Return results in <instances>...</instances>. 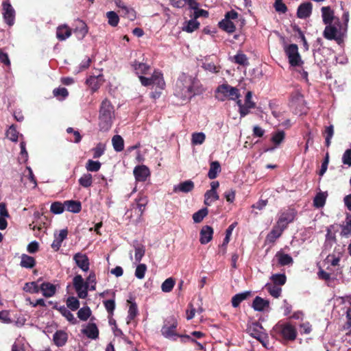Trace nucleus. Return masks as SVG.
Listing matches in <instances>:
<instances>
[{"label": "nucleus", "instance_id": "f257e3e1", "mask_svg": "<svg viewBox=\"0 0 351 351\" xmlns=\"http://www.w3.org/2000/svg\"><path fill=\"white\" fill-rule=\"evenodd\" d=\"M114 119V109L111 101L108 99H104L99 106L98 125L99 130L102 132L108 131Z\"/></svg>", "mask_w": 351, "mask_h": 351}, {"label": "nucleus", "instance_id": "f03ea898", "mask_svg": "<svg viewBox=\"0 0 351 351\" xmlns=\"http://www.w3.org/2000/svg\"><path fill=\"white\" fill-rule=\"evenodd\" d=\"M298 332L294 326L289 322H278L271 331V335L276 339L281 338L283 341H293L297 337Z\"/></svg>", "mask_w": 351, "mask_h": 351}, {"label": "nucleus", "instance_id": "7ed1b4c3", "mask_svg": "<svg viewBox=\"0 0 351 351\" xmlns=\"http://www.w3.org/2000/svg\"><path fill=\"white\" fill-rule=\"evenodd\" d=\"M176 95L182 99H190L196 93L193 90V81L191 77L182 75L176 82Z\"/></svg>", "mask_w": 351, "mask_h": 351}, {"label": "nucleus", "instance_id": "20e7f679", "mask_svg": "<svg viewBox=\"0 0 351 351\" xmlns=\"http://www.w3.org/2000/svg\"><path fill=\"white\" fill-rule=\"evenodd\" d=\"M216 93V98L221 101H225L226 99L236 100V99L239 98L241 96L239 90L228 84L219 85L217 88Z\"/></svg>", "mask_w": 351, "mask_h": 351}, {"label": "nucleus", "instance_id": "39448f33", "mask_svg": "<svg viewBox=\"0 0 351 351\" xmlns=\"http://www.w3.org/2000/svg\"><path fill=\"white\" fill-rule=\"evenodd\" d=\"M178 327V322L176 319L171 316L167 317L164 321V324L160 330L162 335L169 339L176 340L178 337H180L182 335H179L176 332Z\"/></svg>", "mask_w": 351, "mask_h": 351}, {"label": "nucleus", "instance_id": "423d86ee", "mask_svg": "<svg viewBox=\"0 0 351 351\" xmlns=\"http://www.w3.org/2000/svg\"><path fill=\"white\" fill-rule=\"evenodd\" d=\"M238 16V12L234 10L227 12L224 19L219 23V27L229 34L233 33L236 27L232 20L237 19Z\"/></svg>", "mask_w": 351, "mask_h": 351}, {"label": "nucleus", "instance_id": "0eeeda50", "mask_svg": "<svg viewBox=\"0 0 351 351\" xmlns=\"http://www.w3.org/2000/svg\"><path fill=\"white\" fill-rule=\"evenodd\" d=\"M285 52L289 58V64L293 66H300L303 62L298 52L296 44H290L285 47Z\"/></svg>", "mask_w": 351, "mask_h": 351}, {"label": "nucleus", "instance_id": "6e6552de", "mask_svg": "<svg viewBox=\"0 0 351 351\" xmlns=\"http://www.w3.org/2000/svg\"><path fill=\"white\" fill-rule=\"evenodd\" d=\"M247 332L265 346V339L267 338L265 329L258 322H253L247 327Z\"/></svg>", "mask_w": 351, "mask_h": 351}, {"label": "nucleus", "instance_id": "1a4fd4ad", "mask_svg": "<svg viewBox=\"0 0 351 351\" xmlns=\"http://www.w3.org/2000/svg\"><path fill=\"white\" fill-rule=\"evenodd\" d=\"M73 287L80 298L84 299L88 295V285L81 275H76L73 279Z\"/></svg>", "mask_w": 351, "mask_h": 351}, {"label": "nucleus", "instance_id": "9d476101", "mask_svg": "<svg viewBox=\"0 0 351 351\" xmlns=\"http://www.w3.org/2000/svg\"><path fill=\"white\" fill-rule=\"evenodd\" d=\"M2 10L4 21L10 27L12 26L14 24L16 12L11 3H2Z\"/></svg>", "mask_w": 351, "mask_h": 351}, {"label": "nucleus", "instance_id": "9b49d317", "mask_svg": "<svg viewBox=\"0 0 351 351\" xmlns=\"http://www.w3.org/2000/svg\"><path fill=\"white\" fill-rule=\"evenodd\" d=\"M295 216L296 213L295 210L293 209L289 208L280 214L276 223L282 227V228L286 229L287 225L294 220Z\"/></svg>", "mask_w": 351, "mask_h": 351}, {"label": "nucleus", "instance_id": "f8f14e48", "mask_svg": "<svg viewBox=\"0 0 351 351\" xmlns=\"http://www.w3.org/2000/svg\"><path fill=\"white\" fill-rule=\"evenodd\" d=\"M73 259L76 265L83 271H88L89 270V258L86 254L77 252L74 254Z\"/></svg>", "mask_w": 351, "mask_h": 351}, {"label": "nucleus", "instance_id": "ddd939ff", "mask_svg": "<svg viewBox=\"0 0 351 351\" xmlns=\"http://www.w3.org/2000/svg\"><path fill=\"white\" fill-rule=\"evenodd\" d=\"M134 176L138 182H145L150 176L149 168L145 165L136 166L134 169Z\"/></svg>", "mask_w": 351, "mask_h": 351}, {"label": "nucleus", "instance_id": "4468645a", "mask_svg": "<svg viewBox=\"0 0 351 351\" xmlns=\"http://www.w3.org/2000/svg\"><path fill=\"white\" fill-rule=\"evenodd\" d=\"M312 10L313 5L311 2L302 3L298 8L297 16L299 19H306L311 16Z\"/></svg>", "mask_w": 351, "mask_h": 351}, {"label": "nucleus", "instance_id": "2eb2a0df", "mask_svg": "<svg viewBox=\"0 0 351 351\" xmlns=\"http://www.w3.org/2000/svg\"><path fill=\"white\" fill-rule=\"evenodd\" d=\"M82 332L88 338L96 339L99 337V329L95 323L89 322L85 328L82 330Z\"/></svg>", "mask_w": 351, "mask_h": 351}, {"label": "nucleus", "instance_id": "dca6fc26", "mask_svg": "<svg viewBox=\"0 0 351 351\" xmlns=\"http://www.w3.org/2000/svg\"><path fill=\"white\" fill-rule=\"evenodd\" d=\"M213 235V229L210 226H204L200 230L199 242L201 244L205 245L209 243Z\"/></svg>", "mask_w": 351, "mask_h": 351}, {"label": "nucleus", "instance_id": "f3484780", "mask_svg": "<svg viewBox=\"0 0 351 351\" xmlns=\"http://www.w3.org/2000/svg\"><path fill=\"white\" fill-rule=\"evenodd\" d=\"M40 291L45 298H51L56 293V286L49 282H44L40 285Z\"/></svg>", "mask_w": 351, "mask_h": 351}, {"label": "nucleus", "instance_id": "a211bd4d", "mask_svg": "<svg viewBox=\"0 0 351 351\" xmlns=\"http://www.w3.org/2000/svg\"><path fill=\"white\" fill-rule=\"evenodd\" d=\"M102 75H98L97 76L92 75L86 80V83L93 92H95L102 84Z\"/></svg>", "mask_w": 351, "mask_h": 351}, {"label": "nucleus", "instance_id": "6ab92c4d", "mask_svg": "<svg viewBox=\"0 0 351 351\" xmlns=\"http://www.w3.org/2000/svg\"><path fill=\"white\" fill-rule=\"evenodd\" d=\"M195 187L194 182L191 180H186L184 182H180L179 184L174 186L173 191L177 192H182V193H189L193 190Z\"/></svg>", "mask_w": 351, "mask_h": 351}, {"label": "nucleus", "instance_id": "aec40b11", "mask_svg": "<svg viewBox=\"0 0 351 351\" xmlns=\"http://www.w3.org/2000/svg\"><path fill=\"white\" fill-rule=\"evenodd\" d=\"M285 230V228H282V227L276 223V225L273 227L270 232L267 235L266 240L269 243H274L276 240L282 235Z\"/></svg>", "mask_w": 351, "mask_h": 351}, {"label": "nucleus", "instance_id": "412c9836", "mask_svg": "<svg viewBox=\"0 0 351 351\" xmlns=\"http://www.w3.org/2000/svg\"><path fill=\"white\" fill-rule=\"evenodd\" d=\"M132 66L136 74L138 75V76L147 74L151 69L149 64L143 62H139L137 60H134L132 63Z\"/></svg>", "mask_w": 351, "mask_h": 351}, {"label": "nucleus", "instance_id": "4be33fe9", "mask_svg": "<svg viewBox=\"0 0 351 351\" xmlns=\"http://www.w3.org/2000/svg\"><path fill=\"white\" fill-rule=\"evenodd\" d=\"M54 309L58 310L62 316H64L67 321H69L72 324H77L78 321L74 317V315L71 313L69 310L64 306H58L57 304H56L53 306Z\"/></svg>", "mask_w": 351, "mask_h": 351}, {"label": "nucleus", "instance_id": "5701e85b", "mask_svg": "<svg viewBox=\"0 0 351 351\" xmlns=\"http://www.w3.org/2000/svg\"><path fill=\"white\" fill-rule=\"evenodd\" d=\"M68 339V335L63 330H57L53 336V341L56 346L62 347L64 346Z\"/></svg>", "mask_w": 351, "mask_h": 351}, {"label": "nucleus", "instance_id": "b1692460", "mask_svg": "<svg viewBox=\"0 0 351 351\" xmlns=\"http://www.w3.org/2000/svg\"><path fill=\"white\" fill-rule=\"evenodd\" d=\"M269 306V302L260 296H256L253 300L252 307L256 311H263Z\"/></svg>", "mask_w": 351, "mask_h": 351}, {"label": "nucleus", "instance_id": "393cba45", "mask_svg": "<svg viewBox=\"0 0 351 351\" xmlns=\"http://www.w3.org/2000/svg\"><path fill=\"white\" fill-rule=\"evenodd\" d=\"M71 29L66 25H60L57 28L56 37L59 40H64L71 36Z\"/></svg>", "mask_w": 351, "mask_h": 351}, {"label": "nucleus", "instance_id": "a878e982", "mask_svg": "<svg viewBox=\"0 0 351 351\" xmlns=\"http://www.w3.org/2000/svg\"><path fill=\"white\" fill-rule=\"evenodd\" d=\"M252 295V292L247 291L245 292L239 293L234 295L231 300L232 305L233 307L237 308L239 306L240 304L247 300Z\"/></svg>", "mask_w": 351, "mask_h": 351}, {"label": "nucleus", "instance_id": "bb28decb", "mask_svg": "<svg viewBox=\"0 0 351 351\" xmlns=\"http://www.w3.org/2000/svg\"><path fill=\"white\" fill-rule=\"evenodd\" d=\"M133 247L135 250L134 258L136 262L140 263L145 254V247L143 244L138 241H134Z\"/></svg>", "mask_w": 351, "mask_h": 351}, {"label": "nucleus", "instance_id": "cd10ccee", "mask_svg": "<svg viewBox=\"0 0 351 351\" xmlns=\"http://www.w3.org/2000/svg\"><path fill=\"white\" fill-rule=\"evenodd\" d=\"M322 16L325 25H330L334 19V12L330 6L322 8Z\"/></svg>", "mask_w": 351, "mask_h": 351}, {"label": "nucleus", "instance_id": "c85d7f7f", "mask_svg": "<svg viewBox=\"0 0 351 351\" xmlns=\"http://www.w3.org/2000/svg\"><path fill=\"white\" fill-rule=\"evenodd\" d=\"M275 256L277 258L278 263L280 266L289 265L293 262V258L289 254H285L282 251L277 252Z\"/></svg>", "mask_w": 351, "mask_h": 351}, {"label": "nucleus", "instance_id": "c756f323", "mask_svg": "<svg viewBox=\"0 0 351 351\" xmlns=\"http://www.w3.org/2000/svg\"><path fill=\"white\" fill-rule=\"evenodd\" d=\"M65 210L67 211L78 213L82 210V204L80 201L67 200L64 202Z\"/></svg>", "mask_w": 351, "mask_h": 351}, {"label": "nucleus", "instance_id": "7c9ffc66", "mask_svg": "<svg viewBox=\"0 0 351 351\" xmlns=\"http://www.w3.org/2000/svg\"><path fill=\"white\" fill-rule=\"evenodd\" d=\"M152 84L157 85L160 88L163 89L165 83L163 79L162 73L158 70H154L152 76L150 77Z\"/></svg>", "mask_w": 351, "mask_h": 351}, {"label": "nucleus", "instance_id": "2f4dec72", "mask_svg": "<svg viewBox=\"0 0 351 351\" xmlns=\"http://www.w3.org/2000/svg\"><path fill=\"white\" fill-rule=\"evenodd\" d=\"M338 32L337 28L333 25H326L324 31L323 32V36L325 38L328 40H337L338 38L337 37V34Z\"/></svg>", "mask_w": 351, "mask_h": 351}, {"label": "nucleus", "instance_id": "473e14b6", "mask_svg": "<svg viewBox=\"0 0 351 351\" xmlns=\"http://www.w3.org/2000/svg\"><path fill=\"white\" fill-rule=\"evenodd\" d=\"M327 196V192L321 191L317 193L313 199V206L317 208L324 207L326 204Z\"/></svg>", "mask_w": 351, "mask_h": 351}, {"label": "nucleus", "instance_id": "72a5a7b5", "mask_svg": "<svg viewBox=\"0 0 351 351\" xmlns=\"http://www.w3.org/2000/svg\"><path fill=\"white\" fill-rule=\"evenodd\" d=\"M36 260L34 257L23 254L21 255L20 265L24 268L32 269L36 265Z\"/></svg>", "mask_w": 351, "mask_h": 351}, {"label": "nucleus", "instance_id": "f704fd0d", "mask_svg": "<svg viewBox=\"0 0 351 351\" xmlns=\"http://www.w3.org/2000/svg\"><path fill=\"white\" fill-rule=\"evenodd\" d=\"M221 165L218 161H213L210 165V169L208 173V177L210 180H213L217 177V175L221 172Z\"/></svg>", "mask_w": 351, "mask_h": 351}, {"label": "nucleus", "instance_id": "c9c22d12", "mask_svg": "<svg viewBox=\"0 0 351 351\" xmlns=\"http://www.w3.org/2000/svg\"><path fill=\"white\" fill-rule=\"evenodd\" d=\"M78 23L79 25L74 29L73 32L79 39H82L88 32V27L82 21H79Z\"/></svg>", "mask_w": 351, "mask_h": 351}, {"label": "nucleus", "instance_id": "e433bc0d", "mask_svg": "<svg viewBox=\"0 0 351 351\" xmlns=\"http://www.w3.org/2000/svg\"><path fill=\"white\" fill-rule=\"evenodd\" d=\"M135 202H136V207L138 209V211L140 213V215H142L143 213L144 209L148 203L147 197L140 193L138 195V197H136L135 199Z\"/></svg>", "mask_w": 351, "mask_h": 351}, {"label": "nucleus", "instance_id": "4c0bfd02", "mask_svg": "<svg viewBox=\"0 0 351 351\" xmlns=\"http://www.w3.org/2000/svg\"><path fill=\"white\" fill-rule=\"evenodd\" d=\"M322 134L325 137L326 146L328 147L330 145L331 139L334 135V126L332 125L326 126L322 132Z\"/></svg>", "mask_w": 351, "mask_h": 351}, {"label": "nucleus", "instance_id": "58836bf2", "mask_svg": "<svg viewBox=\"0 0 351 351\" xmlns=\"http://www.w3.org/2000/svg\"><path fill=\"white\" fill-rule=\"evenodd\" d=\"M112 143L116 152H119L123 150L124 141L120 135H114L112 138Z\"/></svg>", "mask_w": 351, "mask_h": 351}, {"label": "nucleus", "instance_id": "ea45409f", "mask_svg": "<svg viewBox=\"0 0 351 351\" xmlns=\"http://www.w3.org/2000/svg\"><path fill=\"white\" fill-rule=\"evenodd\" d=\"M244 108L248 111V114L250 112L251 109L256 108V103L252 101V92L247 91L245 97Z\"/></svg>", "mask_w": 351, "mask_h": 351}, {"label": "nucleus", "instance_id": "a19ab883", "mask_svg": "<svg viewBox=\"0 0 351 351\" xmlns=\"http://www.w3.org/2000/svg\"><path fill=\"white\" fill-rule=\"evenodd\" d=\"M127 302L130 303L128 319L129 321L133 320L138 315V307L135 302L131 300H128Z\"/></svg>", "mask_w": 351, "mask_h": 351}, {"label": "nucleus", "instance_id": "79ce46f5", "mask_svg": "<svg viewBox=\"0 0 351 351\" xmlns=\"http://www.w3.org/2000/svg\"><path fill=\"white\" fill-rule=\"evenodd\" d=\"M40 280V279H39L37 282H26L23 287V290L25 292L29 293H38L40 289V286H38V282H39Z\"/></svg>", "mask_w": 351, "mask_h": 351}, {"label": "nucleus", "instance_id": "37998d69", "mask_svg": "<svg viewBox=\"0 0 351 351\" xmlns=\"http://www.w3.org/2000/svg\"><path fill=\"white\" fill-rule=\"evenodd\" d=\"M271 280L274 283L273 285L280 287L286 283L287 277L285 274H276L271 276Z\"/></svg>", "mask_w": 351, "mask_h": 351}, {"label": "nucleus", "instance_id": "c03bdc74", "mask_svg": "<svg viewBox=\"0 0 351 351\" xmlns=\"http://www.w3.org/2000/svg\"><path fill=\"white\" fill-rule=\"evenodd\" d=\"M265 287L269 294L274 298H278L280 296L282 292L280 287L268 283L265 285Z\"/></svg>", "mask_w": 351, "mask_h": 351}, {"label": "nucleus", "instance_id": "a18cd8bd", "mask_svg": "<svg viewBox=\"0 0 351 351\" xmlns=\"http://www.w3.org/2000/svg\"><path fill=\"white\" fill-rule=\"evenodd\" d=\"M66 304L68 308L70 310L75 311L77 310L80 308V301L79 300L74 297V296H70L66 299Z\"/></svg>", "mask_w": 351, "mask_h": 351}, {"label": "nucleus", "instance_id": "49530a36", "mask_svg": "<svg viewBox=\"0 0 351 351\" xmlns=\"http://www.w3.org/2000/svg\"><path fill=\"white\" fill-rule=\"evenodd\" d=\"M176 281L173 278H167L161 285V289L165 293H169L172 291Z\"/></svg>", "mask_w": 351, "mask_h": 351}, {"label": "nucleus", "instance_id": "de8ad7c7", "mask_svg": "<svg viewBox=\"0 0 351 351\" xmlns=\"http://www.w3.org/2000/svg\"><path fill=\"white\" fill-rule=\"evenodd\" d=\"M91 310L88 306H85L79 309L77 315V317L82 321H86L91 315Z\"/></svg>", "mask_w": 351, "mask_h": 351}, {"label": "nucleus", "instance_id": "09e8293b", "mask_svg": "<svg viewBox=\"0 0 351 351\" xmlns=\"http://www.w3.org/2000/svg\"><path fill=\"white\" fill-rule=\"evenodd\" d=\"M199 26V23L195 19H191L186 23V25L183 27L182 29L186 32L191 33L198 29Z\"/></svg>", "mask_w": 351, "mask_h": 351}, {"label": "nucleus", "instance_id": "8fccbe9b", "mask_svg": "<svg viewBox=\"0 0 351 351\" xmlns=\"http://www.w3.org/2000/svg\"><path fill=\"white\" fill-rule=\"evenodd\" d=\"M79 184L84 187H90L93 184V177L90 173L84 174L78 180Z\"/></svg>", "mask_w": 351, "mask_h": 351}, {"label": "nucleus", "instance_id": "3c124183", "mask_svg": "<svg viewBox=\"0 0 351 351\" xmlns=\"http://www.w3.org/2000/svg\"><path fill=\"white\" fill-rule=\"evenodd\" d=\"M106 17L108 18V22L112 27L117 26L119 22V17L118 14L114 11H110L106 13Z\"/></svg>", "mask_w": 351, "mask_h": 351}, {"label": "nucleus", "instance_id": "603ef678", "mask_svg": "<svg viewBox=\"0 0 351 351\" xmlns=\"http://www.w3.org/2000/svg\"><path fill=\"white\" fill-rule=\"evenodd\" d=\"M53 94L59 100H64L69 95V92L66 88L59 87L53 89Z\"/></svg>", "mask_w": 351, "mask_h": 351}, {"label": "nucleus", "instance_id": "864d4df0", "mask_svg": "<svg viewBox=\"0 0 351 351\" xmlns=\"http://www.w3.org/2000/svg\"><path fill=\"white\" fill-rule=\"evenodd\" d=\"M101 164L99 161L88 160L86 164V169L88 171L97 172L101 168Z\"/></svg>", "mask_w": 351, "mask_h": 351}, {"label": "nucleus", "instance_id": "5fc2aeb1", "mask_svg": "<svg viewBox=\"0 0 351 351\" xmlns=\"http://www.w3.org/2000/svg\"><path fill=\"white\" fill-rule=\"evenodd\" d=\"M208 210L207 208H204L195 213L193 215V219L195 223H200L204 218L208 215Z\"/></svg>", "mask_w": 351, "mask_h": 351}, {"label": "nucleus", "instance_id": "6e6d98bb", "mask_svg": "<svg viewBox=\"0 0 351 351\" xmlns=\"http://www.w3.org/2000/svg\"><path fill=\"white\" fill-rule=\"evenodd\" d=\"M106 150V145L102 143H99L97 144L96 147L92 149V151L93 152V158H100L104 154Z\"/></svg>", "mask_w": 351, "mask_h": 351}, {"label": "nucleus", "instance_id": "4d7b16f0", "mask_svg": "<svg viewBox=\"0 0 351 351\" xmlns=\"http://www.w3.org/2000/svg\"><path fill=\"white\" fill-rule=\"evenodd\" d=\"M206 139L203 132H195L192 134L191 143L193 145H202Z\"/></svg>", "mask_w": 351, "mask_h": 351}, {"label": "nucleus", "instance_id": "13d9d810", "mask_svg": "<svg viewBox=\"0 0 351 351\" xmlns=\"http://www.w3.org/2000/svg\"><path fill=\"white\" fill-rule=\"evenodd\" d=\"M64 202H55L51 204L50 210L54 214H61L64 210Z\"/></svg>", "mask_w": 351, "mask_h": 351}, {"label": "nucleus", "instance_id": "bf43d9fd", "mask_svg": "<svg viewBox=\"0 0 351 351\" xmlns=\"http://www.w3.org/2000/svg\"><path fill=\"white\" fill-rule=\"evenodd\" d=\"M346 219L348 220L346 225L341 230V235L348 237L351 235V215L348 214Z\"/></svg>", "mask_w": 351, "mask_h": 351}, {"label": "nucleus", "instance_id": "052dcab7", "mask_svg": "<svg viewBox=\"0 0 351 351\" xmlns=\"http://www.w3.org/2000/svg\"><path fill=\"white\" fill-rule=\"evenodd\" d=\"M147 266L145 264L141 263L137 265L135 270V276L138 279H143L145 277Z\"/></svg>", "mask_w": 351, "mask_h": 351}, {"label": "nucleus", "instance_id": "680f3d73", "mask_svg": "<svg viewBox=\"0 0 351 351\" xmlns=\"http://www.w3.org/2000/svg\"><path fill=\"white\" fill-rule=\"evenodd\" d=\"M234 62L242 66L248 64L247 58L245 54L241 53L234 56Z\"/></svg>", "mask_w": 351, "mask_h": 351}, {"label": "nucleus", "instance_id": "e2e57ef3", "mask_svg": "<svg viewBox=\"0 0 351 351\" xmlns=\"http://www.w3.org/2000/svg\"><path fill=\"white\" fill-rule=\"evenodd\" d=\"M104 305L105 306L106 310L108 313L110 315H113L114 311L115 309V301L114 299L108 300L104 301Z\"/></svg>", "mask_w": 351, "mask_h": 351}, {"label": "nucleus", "instance_id": "0e129e2a", "mask_svg": "<svg viewBox=\"0 0 351 351\" xmlns=\"http://www.w3.org/2000/svg\"><path fill=\"white\" fill-rule=\"evenodd\" d=\"M285 136L284 131H278L272 136L271 141L275 145H279L283 141Z\"/></svg>", "mask_w": 351, "mask_h": 351}, {"label": "nucleus", "instance_id": "69168bd1", "mask_svg": "<svg viewBox=\"0 0 351 351\" xmlns=\"http://www.w3.org/2000/svg\"><path fill=\"white\" fill-rule=\"evenodd\" d=\"M7 136L12 141H17L19 137V132L14 125L10 127L7 131Z\"/></svg>", "mask_w": 351, "mask_h": 351}, {"label": "nucleus", "instance_id": "338daca9", "mask_svg": "<svg viewBox=\"0 0 351 351\" xmlns=\"http://www.w3.org/2000/svg\"><path fill=\"white\" fill-rule=\"evenodd\" d=\"M125 17H127L130 21H134L136 19V12L132 8H129L125 6L123 10H121Z\"/></svg>", "mask_w": 351, "mask_h": 351}, {"label": "nucleus", "instance_id": "774afa93", "mask_svg": "<svg viewBox=\"0 0 351 351\" xmlns=\"http://www.w3.org/2000/svg\"><path fill=\"white\" fill-rule=\"evenodd\" d=\"M343 163L351 166V149H347L342 157Z\"/></svg>", "mask_w": 351, "mask_h": 351}]
</instances>
